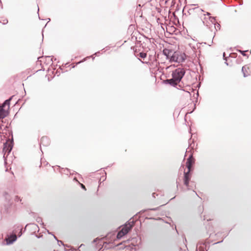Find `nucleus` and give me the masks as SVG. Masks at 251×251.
Here are the masks:
<instances>
[{"label":"nucleus","instance_id":"nucleus-8","mask_svg":"<svg viewBox=\"0 0 251 251\" xmlns=\"http://www.w3.org/2000/svg\"><path fill=\"white\" fill-rule=\"evenodd\" d=\"M17 239V236L15 234L10 235L6 238L7 244H11Z\"/></svg>","mask_w":251,"mask_h":251},{"label":"nucleus","instance_id":"nucleus-6","mask_svg":"<svg viewBox=\"0 0 251 251\" xmlns=\"http://www.w3.org/2000/svg\"><path fill=\"white\" fill-rule=\"evenodd\" d=\"M196 48L192 46V43H190L186 47L184 53L186 57H193L196 55Z\"/></svg>","mask_w":251,"mask_h":251},{"label":"nucleus","instance_id":"nucleus-3","mask_svg":"<svg viewBox=\"0 0 251 251\" xmlns=\"http://www.w3.org/2000/svg\"><path fill=\"white\" fill-rule=\"evenodd\" d=\"M186 57V54L185 53L175 51L173 53L170 61L180 63L184 61Z\"/></svg>","mask_w":251,"mask_h":251},{"label":"nucleus","instance_id":"nucleus-9","mask_svg":"<svg viewBox=\"0 0 251 251\" xmlns=\"http://www.w3.org/2000/svg\"><path fill=\"white\" fill-rule=\"evenodd\" d=\"M163 54L166 56L167 58L170 59L172 55L173 52L169 49H165L163 50Z\"/></svg>","mask_w":251,"mask_h":251},{"label":"nucleus","instance_id":"nucleus-12","mask_svg":"<svg viewBox=\"0 0 251 251\" xmlns=\"http://www.w3.org/2000/svg\"><path fill=\"white\" fill-rule=\"evenodd\" d=\"M44 140H48V139L47 137H42L41 139V144H43V142Z\"/></svg>","mask_w":251,"mask_h":251},{"label":"nucleus","instance_id":"nucleus-10","mask_svg":"<svg viewBox=\"0 0 251 251\" xmlns=\"http://www.w3.org/2000/svg\"><path fill=\"white\" fill-rule=\"evenodd\" d=\"M12 150V147L9 145L5 144L4 145L3 147V151L5 152V153L7 152L9 153Z\"/></svg>","mask_w":251,"mask_h":251},{"label":"nucleus","instance_id":"nucleus-2","mask_svg":"<svg viewBox=\"0 0 251 251\" xmlns=\"http://www.w3.org/2000/svg\"><path fill=\"white\" fill-rule=\"evenodd\" d=\"M195 161V158L193 157L192 155H191L189 158L187 159L186 166L188 169L187 172H184V184L186 186H188L189 181L191 177V174L190 173L191 171H192V167L193 165L194 164Z\"/></svg>","mask_w":251,"mask_h":251},{"label":"nucleus","instance_id":"nucleus-1","mask_svg":"<svg viewBox=\"0 0 251 251\" xmlns=\"http://www.w3.org/2000/svg\"><path fill=\"white\" fill-rule=\"evenodd\" d=\"M185 74V69L182 68H177L173 72L172 78L167 79L166 81L171 85L175 86L180 82Z\"/></svg>","mask_w":251,"mask_h":251},{"label":"nucleus","instance_id":"nucleus-5","mask_svg":"<svg viewBox=\"0 0 251 251\" xmlns=\"http://www.w3.org/2000/svg\"><path fill=\"white\" fill-rule=\"evenodd\" d=\"M133 225L130 223L126 224L122 228V229L118 233L117 238L121 239L124 235L126 234L131 229Z\"/></svg>","mask_w":251,"mask_h":251},{"label":"nucleus","instance_id":"nucleus-11","mask_svg":"<svg viewBox=\"0 0 251 251\" xmlns=\"http://www.w3.org/2000/svg\"><path fill=\"white\" fill-rule=\"evenodd\" d=\"M139 56L140 57H141V58H142L143 59H144L147 56V53H145V52H140L139 53Z\"/></svg>","mask_w":251,"mask_h":251},{"label":"nucleus","instance_id":"nucleus-4","mask_svg":"<svg viewBox=\"0 0 251 251\" xmlns=\"http://www.w3.org/2000/svg\"><path fill=\"white\" fill-rule=\"evenodd\" d=\"M10 100H6L2 105L0 106V118H4L9 114Z\"/></svg>","mask_w":251,"mask_h":251},{"label":"nucleus","instance_id":"nucleus-7","mask_svg":"<svg viewBox=\"0 0 251 251\" xmlns=\"http://www.w3.org/2000/svg\"><path fill=\"white\" fill-rule=\"evenodd\" d=\"M242 71L243 73V75L244 77L248 76L250 75L251 73L250 67L248 65L244 66L242 67Z\"/></svg>","mask_w":251,"mask_h":251},{"label":"nucleus","instance_id":"nucleus-13","mask_svg":"<svg viewBox=\"0 0 251 251\" xmlns=\"http://www.w3.org/2000/svg\"><path fill=\"white\" fill-rule=\"evenodd\" d=\"M81 185V187L83 189H84L85 190H86V188H85V186L83 184H80Z\"/></svg>","mask_w":251,"mask_h":251}]
</instances>
